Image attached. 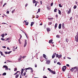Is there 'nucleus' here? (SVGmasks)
Listing matches in <instances>:
<instances>
[{
  "label": "nucleus",
  "mask_w": 78,
  "mask_h": 78,
  "mask_svg": "<svg viewBox=\"0 0 78 78\" xmlns=\"http://www.w3.org/2000/svg\"><path fill=\"white\" fill-rule=\"evenodd\" d=\"M76 67H75L74 68H73L72 69H71V72H73L74 70H77V69L78 68H76Z\"/></svg>",
  "instance_id": "nucleus-1"
},
{
  "label": "nucleus",
  "mask_w": 78,
  "mask_h": 78,
  "mask_svg": "<svg viewBox=\"0 0 78 78\" xmlns=\"http://www.w3.org/2000/svg\"><path fill=\"white\" fill-rule=\"evenodd\" d=\"M66 66H64L62 68V70L63 72H65V70H66Z\"/></svg>",
  "instance_id": "nucleus-2"
},
{
  "label": "nucleus",
  "mask_w": 78,
  "mask_h": 78,
  "mask_svg": "<svg viewBox=\"0 0 78 78\" xmlns=\"http://www.w3.org/2000/svg\"><path fill=\"white\" fill-rule=\"evenodd\" d=\"M25 41L24 44V47H26V45H27V40H25Z\"/></svg>",
  "instance_id": "nucleus-3"
},
{
  "label": "nucleus",
  "mask_w": 78,
  "mask_h": 78,
  "mask_svg": "<svg viewBox=\"0 0 78 78\" xmlns=\"http://www.w3.org/2000/svg\"><path fill=\"white\" fill-rule=\"evenodd\" d=\"M75 41H76V42H78V37H77V36L75 37Z\"/></svg>",
  "instance_id": "nucleus-4"
},
{
  "label": "nucleus",
  "mask_w": 78,
  "mask_h": 78,
  "mask_svg": "<svg viewBox=\"0 0 78 78\" xmlns=\"http://www.w3.org/2000/svg\"><path fill=\"white\" fill-rule=\"evenodd\" d=\"M62 27L63 29L65 28V26H64V23H63L62 25Z\"/></svg>",
  "instance_id": "nucleus-5"
},
{
  "label": "nucleus",
  "mask_w": 78,
  "mask_h": 78,
  "mask_svg": "<svg viewBox=\"0 0 78 78\" xmlns=\"http://www.w3.org/2000/svg\"><path fill=\"white\" fill-rule=\"evenodd\" d=\"M43 56L44 58H45V59H46L45 60H47V58H46V55H45L44 54L43 55Z\"/></svg>",
  "instance_id": "nucleus-6"
},
{
  "label": "nucleus",
  "mask_w": 78,
  "mask_h": 78,
  "mask_svg": "<svg viewBox=\"0 0 78 78\" xmlns=\"http://www.w3.org/2000/svg\"><path fill=\"white\" fill-rule=\"evenodd\" d=\"M51 73H53V74H55L56 73L55 72L53 71L52 70L51 71Z\"/></svg>",
  "instance_id": "nucleus-7"
},
{
  "label": "nucleus",
  "mask_w": 78,
  "mask_h": 78,
  "mask_svg": "<svg viewBox=\"0 0 78 78\" xmlns=\"http://www.w3.org/2000/svg\"><path fill=\"white\" fill-rule=\"evenodd\" d=\"M59 29H61V24H59L58 26Z\"/></svg>",
  "instance_id": "nucleus-8"
},
{
  "label": "nucleus",
  "mask_w": 78,
  "mask_h": 78,
  "mask_svg": "<svg viewBox=\"0 0 78 78\" xmlns=\"http://www.w3.org/2000/svg\"><path fill=\"white\" fill-rule=\"evenodd\" d=\"M22 58V57L21 56H20L19 58L18 59L19 61H21Z\"/></svg>",
  "instance_id": "nucleus-9"
},
{
  "label": "nucleus",
  "mask_w": 78,
  "mask_h": 78,
  "mask_svg": "<svg viewBox=\"0 0 78 78\" xmlns=\"http://www.w3.org/2000/svg\"><path fill=\"white\" fill-rule=\"evenodd\" d=\"M47 62L46 63H47L48 64H49V63L50 62V60H48L47 62Z\"/></svg>",
  "instance_id": "nucleus-10"
},
{
  "label": "nucleus",
  "mask_w": 78,
  "mask_h": 78,
  "mask_svg": "<svg viewBox=\"0 0 78 78\" xmlns=\"http://www.w3.org/2000/svg\"><path fill=\"white\" fill-rule=\"evenodd\" d=\"M61 57H62V55H58V59H60V58H61Z\"/></svg>",
  "instance_id": "nucleus-11"
},
{
  "label": "nucleus",
  "mask_w": 78,
  "mask_h": 78,
  "mask_svg": "<svg viewBox=\"0 0 78 78\" xmlns=\"http://www.w3.org/2000/svg\"><path fill=\"white\" fill-rule=\"evenodd\" d=\"M20 74V73H19V75L17 74L15 76V78H18V77L19 76Z\"/></svg>",
  "instance_id": "nucleus-12"
},
{
  "label": "nucleus",
  "mask_w": 78,
  "mask_h": 78,
  "mask_svg": "<svg viewBox=\"0 0 78 78\" xmlns=\"http://www.w3.org/2000/svg\"><path fill=\"white\" fill-rule=\"evenodd\" d=\"M47 31H50V29L49 28H47Z\"/></svg>",
  "instance_id": "nucleus-13"
},
{
  "label": "nucleus",
  "mask_w": 78,
  "mask_h": 78,
  "mask_svg": "<svg viewBox=\"0 0 78 78\" xmlns=\"http://www.w3.org/2000/svg\"><path fill=\"white\" fill-rule=\"evenodd\" d=\"M53 42V40H49V43L50 44L51 43V42Z\"/></svg>",
  "instance_id": "nucleus-14"
},
{
  "label": "nucleus",
  "mask_w": 78,
  "mask_h": 78,
  "mask_svg": "<svg viewBox=\"0 0 78 78\" xmlns=\"http://www.w3.org/2000/svg\"><path fill=\"white\" fill-rule=\"evenodd\" d=\"M33 25H34V22H31V24H30V26H31V27H32V26H33Z\"/></svg>",
  "instance_id": "nucleus-15"
},
{
  "label": "nucleus",
  "mask_w": 78,
  "mask_h": 78,
  "mask_svg": "<svg viewBox=\"0 0 78 78\" xmlns=\"http://www.w3.org/2000/svg\"><path fill=\"white\" fill-rule=\"evenodd\" d=\"M70 12H71V10L69 9V10L68 11V14H70Z\"/></svg>",
  "instance_id": "nucleus-16"
},
{
  "label": "nucleus",
  "mask_w": 78,
  "mask_h": 78,
  "mask_svg": "<svg viewBox=\"0 0 78 78\" xmlns=\"http://www.w3.org/2000/svg\"><path fill=\"white\" fill-rule=\"evenodd\" d=\"M58 14H60V15H61V11L60 10H58Z\"/></svg>",
  "instance_id": "nucleus-17"
},
{
  "label": "nucleus",
  "mask_w": 78,
  "mask_h": 78,
  "mask_svg": "<svg viewBox=\"0 0 78 78\" xmlns=\"http://www.w3.org/2000/svg\"><path fill=\"white\" fill-rule=\"evenodd\" d=\"M18 72H19V73H20V71H17L16 72V73H15L14 74V75H16V74H17V73H18Z\"/></svg>",
  "instance_id": "nucleus-18"
},
{
  "label": "nucleus",
  "mask_w": 78,
  "mask_h": 78,
  "mask_svg": "<svg viewBox=\"0 0 78 78\" xmlns=\"http://www.w3.org/2000/svg\"><path fill=\"white\" fill-rule=\"evenodd\" d=\"M76 68H77L78 69H77L76 70H74V72H76V71H77V72H78V67H76Z\"/></svg>",
  "instance_id": "nucleus-19"
},
{
  "label": "nucleus",
  "mask_w": 78,
  "mask_h": 78,
  "mask_svg": "<svg viewBox=\"0 0 78 78\" xmlns=\"http://www.w3.org/2000/svg\"><path fill=\"white\" fill-rule=\"evenodd\" d=\"M58 25V24H57V23H56L55 24V28H56L57 27V25Z\"/></svg>",
  "instance_id": "nucleus-20"
},
{
  "label": "nucleus",
  "mask_w": 78,
  "mask_h": 78,
  "mask_svg": "<svg viewBox=\"0 0 78 78\" xmlns=\"http://www.w3.org/2000/svg\"><path fill=\"white\" fill-rule=\"evenodd\" d=\"M5 36V34H3L1 36H2V37H3H3H4V36Z\"/></svg>",
  "instance_id": "nucleus-21"
},
{
  "label": "nucleus",
  "mask_w": 78,
  "mask_h": 78,
  "mask_svg": "<svg viewBox=\"0 0 78 78\" xmlns=\"http://www.w3.org/2000/svg\"><path fill=\"white\" fill-rule=\"evenodd\" d=\"M5 69V70H8V66H6Z\"/></svg>",
  "instance_id": "nucleus-22"
},
{
  "label": "nucleus",
  "mask_w": 78,
  "mask_h": 78,
  "mask_svg": "<svg viewBox=\"0 0 78 78\" xmlns=\"http://www.w3.org/2000/svg\"><path fill=\"white\" fill-rule=\"evenodd\" d=\"M48 20H51V19H53V18H48Z\"/></svg>",
  "instance_id": "nucleus-23"
},
{
  "label": "nucleus",
  "mask_w": 78,
  "mask_h": 78,
  "mask_svg": "<svg viewBox=\"0 0 78 78\" xmlns=\"http://www.w3.org/2000/svg\"><path fill=\"white\" fill-rule=\"evenodd\" d=\"M28 68L29 69V70H33V68H31V67H29Z\"/></svg>",
  "instance_id": "nucleus-24"
},
{
  "label": "nucleus",
  "mask_w": 78,
  "mask_h": 78,
  "mask_svg": "<svg viewBox=\"0 0 78 78\" xmlns=\"http://www.w3.org/2000/svg\"><path fill=\"white\" fill-rule=\"evenodd\" d=\"M57 64L59 65V66H61V63H60V62H58Z\"/></svg>",
  "instance_id": "nucleus-25"
},
{
  "label": "nucleus",
  "mask_w": 78,
  "mask_h": 78,
  "mask_svg": "<svg viewBox=\"0 0 78 78\" xmlns=\"http://www.w3.org/2000/svg\"><path fill=\"white\" fill-rule=\"evenodd\" d=\"M6 75V73H3L2 74V75L4 76L5 75Z\"/></svg>",
  "instance_id": "nucleus-26"
},
{
  "label": "nucleus",
  "mask_w": 78,
  "mask_h": 78,
  "mask_svg": "<svg viewBox=\"0 0 78 78\" xmlns=\"http://www.w3.org/2000/svg\"><path fill=\"white\" fill-rule=\"evenodd\" d=\"M48 70H49L50 72H51V71L52 70H51V69L50 68H48Z\"/></svg>",
  "instance_id": "nucleus-27"
},
{
  "label": "nucleus",
  "mask_w": 78,
  "mask_h": 78,
  "mask_svg": "<svg viewBox=\"0 0 78 78\" xmlns=\"http://www.w3.org/2000/svg\"><path fill=\"white\" fill-rule=\"evenodd\" d=\"M56 37L57 38H59V35H57L56 36Z\"/></svg>",
  "instance_id": "nucleus-28"
},
{
  "label": "nucleus",
  "mask_w": 78,
  "mask_h": 78,
  "mask_svg": "<svg viewBox=\"0 0 78 78\" xmlns=\"http://www.w3.org/2000/svg\"><path fill=\"white\" fill-rule=\"evenodd\" d=\"M58 56H59V55H58V54H57L56 55V58H58Z\"/></svg>",
  "instance_id": "nucleus-29"
},
{
  "label": "nucleus",
  "mask_w": 78,
  "mask_h": 78,
  "mask_svg": "<svg viewBox=\"0 0 78 78\" xmlns=\"http://www.w3.org/2000/svg\"><path fill=\"white\" fill-rule=\"evenodd\" d=\"M66 42H68V41H69V39L66 38Z\"/></svg>",
  "instance_id": "nucleus-30"
},
{
  "label": "nucleus",
  "mask_w": 78,
  "mask_h": 78,
  "mask_svg": "<svg viewBox=\"0 0 78 78\" xmlns=\"http://www.w3.org/2000/svg\"><path fill=\"white\" fill-rule=\"evenodd\" d=\"M58 5L60 7V8H62V6L60 4H59Z\"/></svg>",
  "instance_id": "nucleus-31"
},
{
  "label": "nucleus",
  "mask_w": 78,
  "mask_h": 78,
  "mask_svg": "<svg viewBox=\"0 0 78 78\" xmlns=\"http://www.w3.org/2000/svg\"><path fill=\"white\" fill-rule=\"evenodd\" d=\"M56 11H57V9H55L54 10V12H56Z\"/></svg>",
  "instance_id": "nucleus-32"
},
{
  "label": "nucleus",
  "mask_w": 78,
  "mask_h": 78,
  "mask_svg": "<svg viewBox=\"0 0 78 78\" xmlns=\"http://www.w3.org/2000/svg\"><path fill=\"white\" fill-rule=\"evenodd\" d=\"M56 55V53H55L54 54H53V56H54V57H55V55Z\"/></svg>",
  "instance_id": "nucleus-33"
},
{
  "label": "nucleus",
  "mask_w": 78,
  "mask_h": 78,
  "mask_svg": "<svg viewBox=\"0 0 78 78\" xmlns=\"http://www.w3.org/2000/svg\"><path fill=\"white\" fill-rule=\"evenodd\" d=\"M12 52V51H10L8 52H7V54L8 55H9V54L10 53H11Z\"/></svg>",
  "instance_id": "nucleus-34"
},
{
  "label": "nucleus",
  "mask_w": 78,
  "mask_h": 78,
  "mask_svg": "<svg viewBox=\"0 0 78 78\" xmlns=\"http://www.w3.org/2000/svg\"><path fill=\"white\" fill-rule=\"evenodd\" d=\"M1 40H2V41H5V39L3 38H1Z\"/></svg>",
  "instance_id": "nucleus-35"
},
{
  "label": "nucleus",
  "mask_w": 78,
  "mask_h": 78,
  "mask_svg": "<svg viewBox=\"0 0 78 78\" xmlns=\"http://www.w3.org/2000/svg\"><path fill=\"white\" fill-rule=\"evenodd\" d=\"M53 5V2H52L51 4V6H52Z\"/></svg>",
  "instance_id": "nucleus-36"
},
{
  "label": "nucleus",
  "mask_w": 78,
  "mask_h": 78,
  "mask_svg": "<svg viewBox=\"0 0 78 78\" xmlns=\"http://www.w3.org/2000/svg\"><path fill=\"white\" fill-rule=\"evenodd\" d=\"M21 74L22 75V76H23V71H21Z\"/></svg>",
  "instance_id": "nucleus-37"
},
{
  "label": "nucleus",
  "mask_w": 78,
  "mask_h": 78,
  "mask_svg": "<svg viewBox=\"0 0 78 78\" xmlns=\"http://www.w3.org/2000/svg\"><path fill=\"white\" fill-rule=\"evenodd\" d=\"M74 9H76V5H75L73 7Z\"/></svg>",
  "instance_id": "nucleus-38"
},
{
  "label": "nucleus",
  "mask_w": 78,
  "mask_h": 78,
  "mask_svg": "<svg viewBox=\"0 0 78 78\" xmlns=\"http://www.w3.org/2000/svg\"><path fill=\"white\" fill-rule=\"evenodd\" d=\"M15 9H14L12 11V13H14V12L15 11Z\"/></svg>",
  "instance_id": "nucleus-39"
},
{
  "label": "nucleus",
  "mask_w": 78,
  "mask_h": 78,
  "mask_svg": "<svg viewBox=\"0 0 78 78\" xmlns=\"http://www.w3.org/2000/svg\"><path fill=\"white\" fill-rule=\"evenodd\" d=\"M36 1L35 0H33V3H36Z\"/></svg>",
  "instance_id": "nucleus-40"
},
{
  "label": "nucleus",
  "mask_w": 78,
  "mask_h": 78,
  "mask_svg": "<svg viewBox=\"0 0 78 78\" xmlns=\"http://www.w3.org/2000/svg\"><path fill=\"white\" fill-rule=\"evenodd\" d=\"M52 23L51 22H50L49 24H48V25H51V24Z\"/></svg>",
  "instance_id": "nucleus-41"
},
{
  "label": "nucleus",
  "mask_w": 78,
  "mask_h": 78,
  "mask_svg": "<svg viewBox=\"0 0 78 78\" xmlns=\"http://www.w3.org/2000/svg\"><path fill=\"white\" fill-rule=\"evenodd\" d=\"M7 66H6V65H4V66H3V67H4V68H6V67H7Z\"/></svg>",
  "instance_id": "nucleus-42"
},
{
  "label": "nucleus",
  "mask_w": 78,
  "mask_h": 78,
  "mask_svg": "<svg viewBox=\"0 0 78 78\" xmlns=\"http://www.w3.org/2000/svg\"><path fill=\"white\" fill-rule=\"evenodd\" d=\"M0 53L2 56H3V52H1Z\"/></svg>",
  "instance_id": "nucleus-43"
},
{
  "label": "nucleus",
  "mask_w": 78,
  "mask_h": 78,
  "mask_svg": "<svg viewBox=\"0 0 78 78\" xmlns=\"http://www.w3.org/2000/svg\"><path fill=\"white\" fill-rule=\"evenodd\" d=\"M9 39H11V38H10V37L8 38L7 39V41H8L9 40Z\"/></svg>",
  "instance_id": "nucleus-44"
},
{
  "label": "nucleus",
  "mask_w": 78,
  "mask_h": 78,
  "mask_svg": "<svg viewBox=\"0 0 78 78\" xmlns=\"http://www.w3.org/2000/svg\"><path fill=\"white\" fill-rule=\"evenodd\" d=\"M6 5V3H5L3 5V7H4V6H5V5Z\"/></svg>",
  "instance_id": "nucleus-45"
},
{
  "label": "nucleus",
  "mask_w": 78,
  "mask_h": 78,
  "mask_svg": "<svg viewBox=\"0 0 78 78\" xmlns=\"http://www.w3.org/2000/svg\"><path fill=\"white\" fill-rule=\"evenodd\" d=\"M28 23H29L28 22L26 23L25 25H28Z\"/></svg>",
  "instance_id": "nucleus-46"
},
{
  "label": "nucleus",
  "mask_w": 78,
  "mask_h": 78,
  "mask_svg": "<svg viewBox=\"0 0 78 78\" xmlns=\"http://www.w3.org/2000/svg\"><path fill=\"white\" fill-rule=\"evenodd\" d=\"M47 8L48 10H50V8L48 7H47Z\"/></svg>",
  "instance_id": "nucleus-47"
},
{
  "label": "nucleus",
  "mask_w": 78,
  "mask_h": 78,
  "mask_svg": "<svg viewBox=\"0 0 78 78\" xmlns=\"http://www.w3.org/2000/svg\"><path fill=\"white\" fill-rule=\"evenodd\" d=\"M20 39H21L22 37V35H21V34H20Z\"/></svg>",
  "instance_id": "nucleus-48"
},
{
  "label": "nucleus",
  "mask_w": 78,
  "mask_h": 78,
  "mask_svg": "<svg viewBox=\"0 0 78 78\" xmlns=\"http://www.w3.org/2000/svg\"><path fill=\"white\" fill-rule=\"evenodd\" d=\"M7 14H9V11H7L6 12Z\"/></svg>",
  "instance_id": "nucleus-49"
},
{
  "label": "nucleus",
  "mask_w": 78,
  "mask_h": 78,
  "mask_svg": "<svg viewBox=\"0 0 78 78\" xmlns=\"http://www.w3.org/2000/svg\"><path fill=\"white\" fill-rule=\"evenodd\" d=\"M76 36H77V37H78V32H77V34H76Z\"/></svg>",
  "instance_id": "nucleus-50"
},
{
  "label": "nucleus",
  "mask_w": 78,
  "mask_h": 78,
  "mask_svg": "<svg viewBox=\"0 0 78 78\" xmlns=\"http://www.w3.org/2000/svg\"><path fill=\"white\" fill-rule=\"evenodd\" d=\"M41 10H40V9H39L38 10V12H40Z\"/></svg>",
  "instance_id": "nucleus-51"
},
{
  "label": "nucleus",
  "mask_w": 78,
  "mask_h": 78,
  "mask_svg": "<svg viewBox=\"0 0 78 78\" xmlns=\"http://www.w3.org/2000/svg\"><path fill=\"white\" fill-rule=\"evenodd\" d=\"M23 75H24V76H25V75H26V72H25L24 73Z\"/></svg>",
  "instance_id": "nucleus-52"
},
{
  "label": "nucleus",
  "mask_w": 78,
  "mask_h": 78,
  "mask_svg": "<svg viewBox=\"0 0 78 78\" xmlns=\"http://www.w3.org/2000/svg\"><path fill=\"white\" fill-rule=\"evenodd\" d=\"M2 47L3 48H6V46H2Z\"/></svg>",
  "instance_id": "nucleus-53"
},
{
  "label": "nucleus",
  "mask_w": 78,
  "mask_h": 78,
  "mask_svg": "<svg viewBox=\"0 0 78 78\" xmlns=\"http://www.w3.org/2000/svg\"><path fill=\"white\" fill-rule=\"evenodd\" d=\"M5 54H6V55H7V54H8V52H7V51H5Z\"/></svg>",
  "instance_id": "nucleus-54"
},
{
  "label": "nucleus",
  "mask_w": 78,
  "mask_h": 78,
  "mask_svg": "<svg viewBox=\"0 0 78 78\" xmlns=\"http://www.w3.org/2000/svg\"><path fill=\"white\" fill-rule=\"evenodd\" d=\"M40 2L41 5H42V1H40Z\"/></svg>",
  "instance_id": "nucleus-55"
},
{
  "label": "nucleus",
  "mask_w": 78,
  "mask_h": 78,
  "mask_svg": "<svg viewBox=\"0 0 78 78\" xmlns=\"http://www.w3.org/2000/svg\"><path fill=\"white\" fill-rule=\"evenodd\" d=\"M54 63H56V62H57V61H55H55H54Z\"/></svg>",
  "instance_id": "nucleus-56"
},
{
  "label": "nucleus",
  "mask_w": 78,
  "mask_h": 78,
  "mask_svg": "<svg viewBox=\"0 0 78 78\" xmlns=\"http://www.w3.org/2000/svg\"><path fill=\"white\" fill-rule=\"evenodd\" d=\"M43 78H47V77L46 76H43Z\"/></svg>",
  "instance_id": "nucleus-57"
},
{
  "label": "nucleus",
  "mask_w": 78,
  "mask_h": 78,
  "mask_svg": "<svg viewBox=\"0 0 78 78\" xmlns=\"http://www.w3.org/2000/svg\"><path fill=\"white\" fill-rule=\"evenodd\" d=\"M17 68H15V70H14V71H17Z\"/></svg>",
  "instance_id": "nucleus-58"
},
{
  "label": "nucleus",
  "mask_w": 78,
  "mask_h": 78,
  "mask_svg": "<svg viewBox=\"0 0 78 78\" xmlns=\"http://www.w3.org/2000/svg\"><path fill=\"white\" fill-rule=\"evenodd\" d=\"M66 66H67V67H69V65L67 64L66 65Z\"/></svg>",
  "instance_id": "nucleus-59"
},
{
  "label": "nucleus",
  "mask_w": 78,
  "mask_h": 78,
  "mask_svg": "<svg viewBox=\"0 0 78 78\" xmlns=\"http://www.w3.org/2000/svg\"><path fill=\"white\" fill-rule=\"evenodd\" d=\"M52 59H53V58H54L55 57V56H54L53 55H52Z\"/></svg>",
  "instance_id": "nucleus-60"
},
{
  "label": "nucleus",
  "mask_w": 78,
  "mask_h": 78,
  "mask_svg": "<svg viewBox=\"0 0 78 78\" xmlns=\"http://www.w3.org/2000/svg\"><path fill=\"white\" fill-rule=\"evenodd\" d=\"M25 69L26 70H29L28 68H26Z\"/></svg>",
  "instance_id": "nucleus-61"
},
{
  "label": "nucleus",
  "mask_w": 78,
  "mask_h": 78,
  "mask_svg": "<svg viewBox=\"0 0 78 78\" xmlns=\"http://www.w3.org/2000/svg\"><path fill=\"white\" fill-rule=\"evenodd\" d=\"M37 3H36L35 4V6H37Z\"/></svg>",
  "instance_id": "nucleus-62"
},
{
  "label": "nucleus",
  "mask_w": 78,
  "mask_h": 78,
  "mask_svg": "<svg viewBox=\"0 0 78 78\" xmlns=\"http://www.w3.org/2000/svg\"><path fill=\"white\" fill-rule=\"evenodd\" d=\"M24 22H25V23H27V21H26V20L24 21Z\"/></svg>",
  "instance_id": "nucleus-63"
},
{
  "label": "nucleus",
  "mask_w": 78,
  "mask_h": 78,
  "mask_svg": "<svg viewBox=\"0 0 78 78\" xmlns=\"http://www.w3.org/2000/svg\"><path fill=\"white\" fill-rule=\"evenodd\" d=\"M70 20H72V17H71L70 18Z\"/></svg>",
  "instance_id": "nucleus-64"
}]
</instances>
